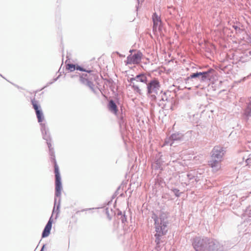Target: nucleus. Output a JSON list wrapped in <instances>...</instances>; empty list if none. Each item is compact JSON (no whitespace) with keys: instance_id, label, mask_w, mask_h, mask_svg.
I'll use <instances>...</instances> for the list:
<instances>
[{"instance_id":"1","label":"nucleus","mask_w":251,"mask_h":251,"mask_svg":"<svg viewBox=\"0 0 251 251\" xmlns=\"http://www.w3.org/2000/svg\"><path fill=\"white\" fill-rule=\"evenodd\" d=\"M216 243L210 239L196 237L193 242V246L196 251H214Z\"/></svg>"},{"instance_id":"2","label":"nucleus","mask_w":251,"mask_h":251,"mask_svg":"<svg viewBox=\"0 0 251 251\" xmlns=\"http://www.w3.org/2000/svg\"><path fill=\"white\" fill-rule=\"evenodd\" d=\"M86 72V74H82L80 76V82L84 85L88 86L91 89H93L94 85L93 81L96 80L98 78V74L97 72L91 70L83 71Z\"/></svg>"},{"instance_id":"3","label":"nucleus","mask_w":251,"mask_h":251,"mask_svg":"<svg viewBox=\"0 0 251 251\" xmlns=\"http://www.w3.org/2000/svg\"><path fill=\"white\" fill-rule=\"evenodd\" d=\"M160 88V84L157 78H153L147 84L148 94L153 100H156V95Z\"/></svg>"},{"instance_id":"4","label":"nucleus","mask_w":251,"mask_h":251,"mask_svg":"<svg viewBox=\"0 0 251 251\" xmlns=\"http://www.w3.org/2000/svg\"><path fill=\"white\" fill-rule=\"evenodd\" d=\"M163 217V215L161 216ZM164 216H163L164 217ZM154 220L155 228L156 234L155 236H161L165 234L167 230L166 229L167 226V222L164 221V218H162L161 217L158 218L155 215H154V217L153 218Z\"/></svg>"},{"instance_id":"5","label":"nucleus","mask_w":251,"mask_h":251,"mask_svg":"<svg viewBox=\"0 0 251 251\" xmlns=\"http://www.w3.org/2000/svg\"><path fill=\"white\" fill-rule=\"evenodd\" d=\"M53 163L54 164L55 177V195L58 197L61 195V192L62 190L61 177L59 171V167L57 164V162L55 158H53Z\"/></svg>"},{"instance_id":"6","label":"nucleus","mask_w":251,"mask_h":251,"mask_svg":"<svg viewBox=\"0 0 251 251\" xmlns=\"http://www.w3.org/2000/svg\"><path fill=\"white\" fill-rule=\"evenodd\" d=\"M130 81L132 84V87L134 90L141 94V90L138 83L141 82L147 83V77L144 74H140L136 75L135 77L130 78Z\"/></svg>"},{"instance_id":"7","label":"nucleus","mask_w":251,"mask_h":251,"mask_svg":"<svg viewBox=\"0 0 251 251\" xmlns=\"http://www.w3.org/2000/svg\"><path fill=\"white\" fill-rule=\"evenodd\" d=\"M225 151L223 147L221 146H215L211 151V157L213 159H218L223 160Z\"/></svg>"},{"instance_id":"8","label":"nucleus","mask_w":251,"mask_h":251,"mask_svg":"<svg viewBox=\"0 0 251 251\" xmlns=\"http://www.w3.org/2000/svg\"><path fill=\"white\" fill-rule=\"evenodd\" d=\"M142 57V54L140 52H137L134 54L129 55L126 61V64H135L140 62Z\"/></svg>"},{"instance_id":"9","label":"nucleus","mask_w":251,"mask_h":251,"mask_svg":"<svg viewBox=\"0 0 251 251\" xmlns=\"http://www.w3.org/2000/svg\"><path fill=\"white\" fill-rule=\"evenodd\" d=\"M31 103L35 111L38 122H42L43 121L44 117L40 106L38 105V101H36L35 99H33L31 100Z\"/></svg>"},{"instance_id":"10","label":"nucleus","mask_w":251,"mask_h":251,"mask_svg":"<svg viewBox=\"0 0 251 251\" xmlns=\"http://www.w3.org/2000/svg\"><path fill=\"white\" fill-rule=\"evenodd\" d=\"M222 160L218 159H213L211 157V159L208 162L209 166L211 167L213 172H217L221 169V162Z\"/></svg>"},{"instance_id":"11","label":"nucleus","mask_w":251,"mask_h":251,"mask_svg":"<svg viewBox=\"0 0 251 251\" xmlns=\"http://www.w3.org/2000/svg\"><path fill=\"white\" fill-rule=\"evenodd\" d=\"M52 222L53 220L52 219V217H51L49 221H48L47 224L46 225L42 233V236L43 238L46 237L49 235L50 233V231L51 228Z\"/></svg>"},{"instance_id":"12","label":"nucleus","mask_w":251,"mask_h":251,"mask_svg":"<svg viewBox=\"0 0 251 251\" xmlns=\"http://www.w3.org/2000/svg\"><path fill=\"white\" fill-rule=\"evenodd\" d=\"M152 20L153 22V30H156L161 23L160 18L159 17L156 13H154L152 15Z\"/></svg>"},{"instance_id":"13","label":"nucleus","mask_w":251,"mask_h":251,"mask_svg":"<svg viewBox=\"0 0 251 251\" xmlns=\"http://www.w3.org/2000/svg\"><path fill=\"white\" fill-rule=\"evenodd\" d=\"M108 107L109 110L111 112H112L115 115L117 114L118 111V107L115 103L113 101V100H111L109 101Z\"/></svg>"},{"instance_id":"14","label":"nucleus","mask_w":251,"mask_h":251,"mask_svg":"<svg viewBox=\"0 0 251 251\" xmlns=\"http://www.w3.org/2000/svg\"><path fill=\"white\" fill-rule=\"evenodd\" d=\"M66 69L70 70L71 72H73L75 70H79V71H85V69L82 68V67L79 66H75L73 64H68L66 65Z\"/></svg>"},{"instance_id":"15","label":"nucleus","mask_w":251,"mask_h":251,"mask_svg":"<svg viewBox=\"0 0 251 251\" xmlns=\"http://www.w3.org/2000/svg\"><path fill=\"white\" fill-rule=\"evenodd\" d=\"M210 72H201V75L200 76H201V80L202 81H204L207 78V75L209 74Z\"/></svg>"},{"instance_id":"16","label":"nucleus","mask_w":251,"mask_h":251,"mask_svg":"<svg viewBox=\"0 0 251 251\" xmlns=\"http://www.w3.org/2000/svg\"><path fill=\"white\" fill-rule=\"evenodd\" d=\"M201 74H202L201 72L194 73V74L191 75L189 78H195V77L200 76V75H201Z\"/></svg>"},{"instance_id":"17","label":"nucleus","mask_w":251,"mask_h":251,"mask_svg":"<svg viewBox=\"0 0 251 251\" xmlns=\"http://www.w3.org/2000/svg\"><path fill=\"white\" fill-rule=\"evenodd\" d=\"M168 93V92H164L163 94V96H162V99L163 100H168V99L166 98V95Z\"/></svg>"},{"instance_id":"18","label":"nucleus","mask_w":251,"mask_h":251,"mask_svg":"<svg viewBox=\"0 0 251 251\" xmlns=\"http://www.w3.org/2000/svg\"><path fill=\"white\" fill-rule=\"evenodd\" d=\"M215 247H217V246H216V245L215 246H214V249H215ZM215 250H214V251H215Z\"/></svg>"},{"instance_id":"19","label":"nucleus","mask_w":251,"mask_h":251,"mask_svg":"<svg viewBox=\"0 0 251 251\" xmlns=\"http://www.w3.org/2000/svg\"><path fill=\"white\" fill-rule=\"evenodd\" d=\"M48 145H49V147L50 148V144H48Z\"/></svg>"}]
</instances>
